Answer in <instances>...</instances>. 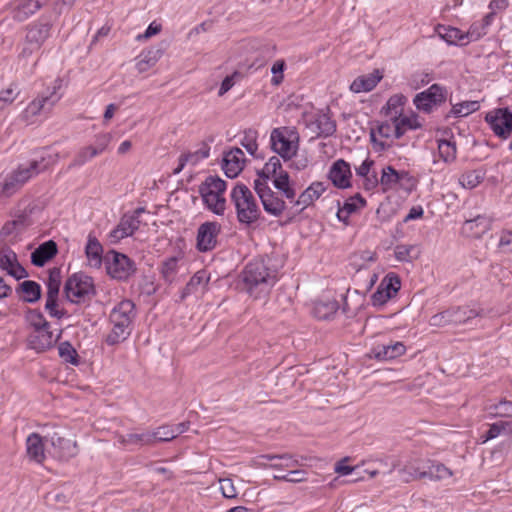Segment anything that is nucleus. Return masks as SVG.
I'll return each instance as SVG.
<instances>
[{
    "instance_id": "obj_1",
    "label": "nucleus",
    "mask_w": 512,
    "mask_h": 512,
    "mask_svg": "<svg viewBox=\"0 0 512 512\" xmlns=\"http://www.w3.org/2000/svg\"><path fill=\"white\" fill-rule=\"evenodd\" d=\"M269 260L254 259L247 263L241 273L243 289L255 299L267 295L277 282V269Z\"/></svg>"
},
{
    "instance_id": "obj_2",
    "label": "nucleus",
    "mask_w": 512,
    "mask_h": 512,
    "mask_svg": "<svg viewBox=\"0 0 512 512\" xmlns=\"http://www.w3.org/2000/svg\"><path fill=\"white\" fill-rule=\"evenodd\" d=\"M136 317L135 304L128 299L119 302L110 312L111 332L106 337L110 346L125 341L132 332V324Z\"/></svg>"
},
{
    "instance_id": "obj_3",
    "label": "nucleus",
    "mask_w": 512,
    "mask_h": 512,
    "mask_svg": "<svg viewBox=\"0 0 512 512\" xmlns=\"http://www.w3.org/2000/svg\"><path fill=\"white\" fill-rule=\"evenodd\" d=\"M237 220L240 224L251 226L257 222L261 210L252 191L244 184H236L230 193Z\"/></svg>"
},
{
    "instance_id": "obj_4",
    "label": "nucleus",
    "mask_w": 512,
    "mask_h": 512,
    "mask_svg": "<svg viewBox=\"0 0 512 512\" xmlns=\"http://www.w3.org/2000/svg\"><path fill=\"white\" fill-rule=\"evenodd\" d=\"M226 182L219 177L209 176L199 187V193L206 207L216 215H223L226 209L224 192Z\"/></svg>"
},
{
    "instance_id": "obj_5",
    "label": "nucleus",
    "mask_w": 512,
    "mask_h": 512,
    "mask_svg": "<svg viewBox=\"0 0 512 512\" xmlns=\"http://www.w3.org/2000/svg\"><path fill=\"white\" fill-rule=\"evenodd\" d=\"M64 293L68 301L75 304L85 303L95 295V287L90 276L75 273L65 282Z\"/></svg>"
},
{
    "instance_id": "obj_6",
    "label": "nucleus",
    "mask_w": 512,
    "mask_h": 512,
    "mask_svg": "<svg viewBox=\"0 0 512 512\" xmlns=\"http://www.w3.org/2000/svg\"><path fill=\"white\" fill-rule=\"evenodd\" d=\"M259 176L264 180L273 177V184L275 188L281 191L288 200H294L296 192L290 185L289 174L282 169L279 157L272 156L268 162L265 163L261 172H259Z\"/></svg>"
},
{
    "instance_id": "obj_7",
    "label": "nucleus",
    "mask_w": 512,
    "mask_h": 512,
    "mask_svg": "<svg viewBox=\"0 0 512 512\" xmlns=\"http://www.w3.org/2000/svg\"><path fill=\"white\" fill-rule=\"evenodd\" d=\"M272 150L285 162L290 161L298 152V136L288 128H275L270 135Z\"/></svg>"
},
{
    "instance_id": "obj_8",
    "label": "nucleus",
    "mask_w": 512,
    "mask_h": 512,
    "mask_svg": "<svg viewBox=\"0 0 512 512\" xmlns=\"http://www.w3.org/2000/svg\"><path fill=\"white\" fill-rule=\"evenodd\" d=\"M60 98L61 96L57 93L56 86H53L51 89L48 88L47 91L28 104L21 114L22 119L27 124L34 123L37 116L48 114Z\"/></svg>"
},
{
    "instance_id": "obj_9",
    "label": "nucleus",
    "mask_w": 512,
    "mask_h": 512,
    "mask_svg": "<svg viewBox=\"0 0 512 512\" xmlns=\"http://www.w3.org/2000/svg\"><path fill=\"white\" fill-rule=\"evenodd\" d=\"M107 273L116 280L126 281L136 272V264L127 255L108 251L104 256Z\"/></svg>"
},
{
    "instance_id": "obj_10",
    "label": "nucleus",
    "mask_w": 512,
    "mask_h": 512,
    "mask_svg": "<svg viewBox=\"0 0 512 512\" xmlns=\"http://www.w3.org/2000/svg\"><path fill=\"white\" fill-rule=\"evenodd\" d=\"M485 121L495 136L507 140L512 135V111L509 108H495L485 115Z\"/></svg>"
},
{
    "instance_id": "obj_11",
    "label": "nucleus",
    "mask_w": 512,
    "mask_h": 512,
    "mask_svg": "<svg viewBox=\"0 0 512 512\" xmlns=\"http://www.w3.org/2000/svg\"><path fill=\"white\" fill-rule=\"evenodd\" d=\"M221 224L217 221H206L197 229L196 248L200 252H209L218 245V237L221 233Z\"/></svg>"
},
{
    "instance_id": "obj_12",
    "label": "nucleus",
    "mask_w": 512,
    "mask_h": 512,
    "mask_svg": "<svg viewBox=\"0 0 512 512\" xmlns=\"http://www.w3.org/2000/svg\"><path fill=\"white\" fill-rule=\"evenodd\" d=\"M111 141L109 133H101L96 135L95 142L92 145H87L79 149L73 161L70 163L69 168L81 167L94 157L102 154Z\"/></svg>"
},
{
    "instance_id": "obj_13",
    "label": "nucleus",
    "mask_w": 512,
    "mask_h": 512,
    "mask_svg": "<svg viewBox=\"0 0 512 512\" xmlns=\"http://www.w3.org/2000/svg\"><path fill=\"white\" fill-rule=\"evenodd\" d=\"M145 212L143 207L136 208L132 214H124L119 224L110 232L112 242H118L123 238L133 235L140 225L139 217Z\"/></svg>"
},
{
    "instance_id": "obj_14",
    "label": "nucleus",
    "mask_w": 512,
    "mask_h": 512,
    "mask_svg": "<svg viewBox=\"0 0 512 512\" xmlns=\"http://www.w3.org/2000/svg\"><path fill=\"white\" fill-rule=\"evenodd\" d=\"M400 287H401L400 278L394 273L387 274L382 279V281L380 282L376 291L371 296L372 305L373 306L384 305L389 299H391L393 296H395L397 294Z\"/></svg>"
},
{
    "instance_id": "obj_15",
    "label": "nucleus",
    "mask_w": 512,
    "mask_h": 512,
    "mask_svg": "<svg viewBox=\"0 0 512 512\" xmlns=\"http://www.w3.org/2000/svg\"><path fill=\"white\" fill-rule=\"evenodd\" d=\"M446 90L439 84L431 85L427 90L417 94L414 104L419 110L430 112L434 105L441 104L446 99Z\"/></svg>"
},
{
    "instance_id": "obj_16",
    "label": "nucleus",
    "mask_w": 512,
    "mask_h": 512,
    "mask_svg": "<svg viewBox=\"0 0 512 512\" xmlns=\"http://www.w3.org/2000/svg\"><path fill=\"white\" fill-rule=\"evenodd\" d=\"M52 23L40 18L26 26L24 40L41 48L51 36Z\"/></svg>"
},
{
    "instance_id": "obj_17",
    "label": "nucleus",
    "mask_w": 512,
    "mask_h": 512,
    "mask_svg": "<svg viewBox=\"0 0 512 512\" xmlns=\"http://www.w3.org/2000/svg\"><path fill=\"white\" fill-rule=\"evenodd\" d=\"M0 269L17 280L28 276L25 268L18 262L16 253L6 244L0 247Z\"/></svg>"
},
{
    "instance_id": "obj_18",
    "label": "nucleus",
    "mask_w": 512,
    "mask_h": 512,
    "mask_svg": "<svg viewBox=\"0 0 512 512\" xmlns=\"http://www.w3.org/2000/svg\"><path fill=\"white\" fill-rule=\"evenodd\" d=\"M60 337L54 335L50 328L33 330L28 336V346L37 352H44L52 348Z\"/></svg>"
},
{
    "instance_id": "obj_19",
    "label": "nucleus",
    "mask_w": 512,
    "mask_h": 512,
    "mask_svg": "<svg viewBox=\"0 0 512 512\" xmlns=\"http://www.w3.org/2000/svg\"><path fill=\"white\" fill-rule=\"evenodd\" d=\"M429 459L426 458H411L406 464L399 470V474L402 476V480L409 483L414 480H420L426 478V470L429 468Z\"/></svg>"
},
{
    "instance_id": "obj_20",
    "label": "nucleus",
    "mask_w": 512,
    "mask_h": 512,
    "mask_svg": "<svg viewBox=\"0 0 512 512\" xmlns=\"http://www.w3.org/2000/svg\"><path fill=\"white\" fill-rule=\"evenodd\" d=\"M245 155L240 148H232L223 157L222 169L229 178H235L244 168Z\"/></svg>"
},
{
    "instance_id": "obj_21",
    "label": "nucleus",
    "mask_w": 512,
    "mask_h": 512,
    "mask_svg": "<svg viewBox=\"0 0 512 512\" xmlns=\"http://www.w3.org/2000/svg\"><path fill=\"white\" fill-rule=\"evenodd\" d=\"M328 176L337 188L345 189L351 186L350 164L343 159H338L332 164Z\"/></svg>"
},
{
    "instance_id": "obj_22",
    "label": "nucleus",
    "mask_w": 512,
    "mask_h": 512,
    "mask_svg": "<svg viewBox=\"0 0 512 512\" xmlns=\"http://www.w3.org/2000/svg\"><path fill=\"white\" fill-rule=\"evenodd\" d=\"M47 0H12L10 8L13 18L19 22L37 12Z\"/></svg>"
},
{
    "instance_id": "obj_23",
    "label": "nucleus",
    "mask_w": 512,
    "mask_h": 512,
    "mask_svg": "<svg viewBox=\"0 0 512 512\" xmlns=\"http://www.w3.org/2000/svg\"><path fill=\"white\" fill-rule=\"evenodd\" d=\"M446 321L453 325H461L468 323L481 315V310L471 308L470 306H457L445 310Z\"/></svg>"
},
{
    "instance_id": "obj_24",
    "label": "nucleus",
    "mask_w": 512,
    "mask_h": 512,
    "mask_svg": "<svg viewBox=\"0 0 512 512\" xmlns=\"http://www.w3.org/2000/svg\"><path fill=\"white\" fill-rule=\"evenodd\" d=\"M366 206V200L357 193L352 197L346 199L341 206L340 201H337V218L339 221L348 224L350 215L356 213Z\"/></svg>"
},
{
    "instance_id": "obj_25",
    "label": "nucleus",
    "mask_w": 512,
    "mask_h": 512,
    "mask_svg": "<svg viewBox=\"0 0 512 512\" xmlns=\"http://www.w3.org/2000/svg\"><path fill=\"white\" fill-rule=\"evenodd\" d=\"M407 178H409L407 171H398L393 166L388 165L381 170L380 185L382 190L387 192L397 188L401 181Z\"/></svg>"
},
{
    "instance_id": "obj_26",
    "label": "nucleus",
    "mask_w": 512,
    "mask_h": 512,
    "mask_svg": "<svg viewBox=\"0 0 512 512\" xmlns=\"http://www.w3.org/2000/svg\"><path fill=\"white\" fill-rule=\"evenodd\" d=\"M58 246L55 241L48 240L40 244L31 253V263L37 267H43L48 261L56 256Z\"/></svg>"
},
{
    "instance_id": "obj_27",
    "label": "nucleus",
    "mask_w": 512,
    "mask_h": 512,
    "mask_svg": "<svg viewBox=\"0 0 512 512\" xmlns=\"http://www.w3.org/2000/svg\"><path fill=\"white\" fill-rule=\"evenodd\" d=\"M376 134H378L382 138L395 137L396 139H399L403 136V131L401 130V128L396 126L394 119H393L392 123L382 122L377 125L376 129L371 128L370 129L371 142L376 145H379L380 148L383 150V149H385V144L383 142H378V140L376 138Z\"/></svg>"
},
{
    "instance_id": "obj_28",
    "label": "nucleus",
    "mask_w": 512,
    "mask_h": 512,
    "mask_svg": "<svg viewBox=\"0 0 512 512\" xmlns=\"http://www.w3.org/2000/svg\"><path fill=\"white\" fill-rule=\"evenodd\" d=\"M492 220L485 215H478L477 217L465 221L462 230L467 236L479 238L487 231L490 230Z\"/></svg>"
},
{
    "instance_id": "obj_29",
    "label": "nucleus",
    "mask_w": 512,
    "mask_h": 512,
    "mask_svg": "<svg viewBox=\"0 0 512 512\" xmlns=\"http://www.w3.org/2000/svg\"><path fill=\"white\" fill-rule=\"evenodd\" d=\"M50 441L54 449L57 451L58 457L63 460H68L76 456L78 453L76 442L65 439L57 432L50 435Z\"/></svg>"
},
{
    "instance_id": "obj_30",
    "label": "nucleus",
    "mask_w": 512,
    "mask_h": 512,
    "mask_svg": "<svg viewBox=\"0 0 512 512\" xmlns=\"http://www.w3.org/2000/svg\"><path fill=\"white\" fill-rule=\"evenodd\" d=\"M26 454L29 460L38 464L45 460L43 438L38 433H31L26 439Z\"/></svg>"
},
{
    "instance_id": "obj_31",
    "label": "nucleus",
    "mask_w": 512,
    "mask_h": 512,
    "mask_svg": "<svg viewBox=\"0 0 512 512\" xmlns=\"http://www.w3.org/2000/svg\"><path fill=\"white\" fill-rule=\"evenodd\" d=\"M382 74L379 70H374L370 74L361 75L354 79L350 85V90L354 93L370 92L381 81Z\"/></svg>"
},
{
    "instance_id": "obj_32",
    "label": "nucleus",
    "mask_w": 512,
    "mask_h": 512,
    "mask_svg": "<svg viewBox=\"0 0 512 512\" xmlns=\"http://www.w3.org/2000/svg\"><path fill=\"white\" fill-rule=\"evenodd\" d=\"M326 190V186L323 182H313L307 187L295 200L294 204L300 206V210H304L308 206L312 205Z\"/></svg>"
},
{
    "instance_id": "obj_33",
    "label": "nucleus",
    "mask_w": 512,
    "mask_h": 512,
    "mask_svg": "<svg viewBox=\"0 0 512 512\" xmlns=\"http://www.w3.org/2000/svg\"><path fill=\"white\" fill-rule=\"evenodd\" d=\"M437 35L449 45H467V35L460 29L452 26L437 25L435 28Z\"/></svg>"
},
{
    "instance_id": "obj_34",
    "label": "nucleus",
    "mask_w": 512,
    "mask_h": 512,
    "mask_svg": "<svg viewBox=\"0 0 512 512\" xmlns=\"http://www.w3.org/2000/svg\"><path fill=\"white\" fill-rule=\"evenodd\" d=\"M406 351V346L400 342L378 345L373 349L374 356L378 360H392L402 356Z\"/></svg>"
},
{
    "instance_id": "obj_35",
    "label": "nucleus",
    "mask_w": 512,
    "mask_h": 512,
    "mask_svg": "<svg viewBox=\"0 0 512 512\" xmlns=\"http://www.w3.org/2000/svg\"><path fill=\"white\" fill-rule=\"evenodd\" d=\"M163 55V49L152 47L144 50L138 57L136 69L139 73H144L156 65Z\"/></svg>"
},
{
    "instance_id": "obj_36",
    "label": "nucleus",
    "mask_w": 512,
    "mask_h": 512,
    "mask_svg": "<svg viewBox=\"0 0 512 512\" xmlns=\"http://www.w3.org/2000/svg\"><path fill=\"white\" fill-rule=\"evenodd\" d=\"M312 125L317 130L319 137H329L336 132V122L331 118L328 113L319 112L315 115Z\"/></svg>"
},
{
    "instance_id": "obj_37",
    "label": "nucleus",
    "mask_w": 512,
    "mask_h": 512,
    "mask_svg": "<svg viewBox=\"0 0 512 512\" xmlns=\"http://www.w3.org/2000/svg\"><path fill=\"white\" fill-rule=\"evenodd\" d=\"M261 202L264 210L276 217L280 216L285 209V202L277 197L272 190H265L261 193Z\"/></svg>"
},
{
    "instance_id": "obj_38",
    "label": "nucleus",
    "mask_w": 512,
    "mask_h": 512,
    "mask_svg": "<svg viewBox=\"0 0 512 512\" xmlns=\"http://www.w3.org/2000/svg\"><path fill=\"white\" fill-rule=\"evenodd\" d=\"M19 53L17 55L18 64L23 67H27L32 62V68H34L38 62V57L33 59L35 55L40 51L41 48L34 44H30L26 40H22L19 44Z\"/></svg>"
},
{
    "instance_id": "obj_39",
    "label": "nucleus",
    "mask_w": 512,
    "mask_h": 512,
    "mask_svg": "<svg viewBox=\"0 0 512 512\" xmlns=\"http://www.w3.org/2000/svg\"><path fill=\"white\" fill-rule=\"evenodd\" d=\"M85 253L88 259V263L91 267L99 268L101 266L103 248L96 237L92 235L88 236Z\"/></svg>"
},
{
    "instance_id": "obj_40",
    "label": "nucleus",
    "mask_w": 512,
    "mask_h": 512,
    "mask_svg": "<svg viewBox=\"0 0 512 512\" xmlns=\"http://www.w3.org/2000/svg\"><path fill=\"white\" fill-rule=\"evenodd\" d=\"M17 292L22 293L23 301L35 303L41 297V286L32 280H25L18 285Z\"/></svg>"
},
{
    "instance_id": "obj_41",
    "label": "nucleus",
    "mask_w": 512,
    "mask_h": 512,
    "mask_svg": "<svg viewBox=\"0 0 512 512\" xmlns=\"http://www.w3.org/2000/svg\"><path fill=\"white\" fill-rule=\"evenodd\" d=\"M180 262H183V258L178 256L169 257L162 262L160 271L166 282L172 283L175 281L180 269Z\"/></svg>"
},
{
    "instance_id": "obj_42",
    "label": "nucleus",
    "mask_w": 512,
    "mask_h": 512,
    "mask_svg": "<svg viewBox=\"0 0 512 512\" xmlns=\"http://www.w3.org/2000/svg\"><path fill=\"white\" fill-rule=\"evenodd\" d=\"M429 468L426 470V478L430 481H440L451 477L452 471L447 468L444 464L429 459Z\"/></svg>"
},
{
    "instance_id": "obj_43",
    "label": "nucleus",
    "mask_w": 512,
    "mask_h": 512,
    "mask_svg": "<svg viewBox=\"0 0 512 512\" xmlns=\"http://www.w3.org/2000/svg\"><path fill=\"white\" fill-rule=\"evenodd\" d=\"M261 458L274 461L270 467L273 469H283V468H294L299 463L298 460L295 459L290 454H282V455H276V454H266L262 455Z\"/></svg>"
},
{
    "instance_id": "obj_44",
    "label": "nucleus",
    "mask_w": 512,
    "mask_h": 512,
    "mask_svg": "<svg viewBox=\"0 0 512 512\" xmlns=\"http://www.w3.org/2000/svg\"><path fill=\"white\" fill-rule=\"evenodd\" d=\"M209 156V149H200L195 152L184 153L179 157L178 166L174 169V174L180 173L187 163L196 165L201 159Z\"/></svg>"
},
{
    "instance_id": "obj_45",
    "label": "nucleus",
    "mask_w": 512,
    "mask_h": 512,
    "mask_svg": "<svg viewBox=\"0 0 512 512\" xmlns=\"http://www.w3.org/2000/svg\"><path fill=\"white\" fill-rule=\"evenodd\" d=\"M208 282L209 276L206 271L200 270L196 272L183 289L181 299H184L188 295L196 292L200 286L204 287Z\"/></svg>"
},
{
    "instance_id": "obj_46",
    "label": "nucleus",
    "mask_w": 512,
    "mask_h": 512,
    "mask_svg": "<svg viewBox=\"0 0 512 512\" xmlns=\"http://www.w3.org/2000/svg\"><path fill=\"white\" fill-rule=\"evenodd\" d=\"M38 167L39 166H37V162H32L31 160L28 163L20 164L12 172L22 182V184H25L31 178L39 174Z\"/></svg>"
},
{
    "instance_id": "obj_47",
    "label": "nucleus",
    "mask_w": 512,
    "mask_h": 512,
    "mask_svg": "<svg viewBox=\"0 0 512 512\" xmlns=\"http://www.w3.org/2000/svg\"><path fill=\"white\" fill-rule=\"evenodd\" d=\"M338 308V302L335 300L320 301L314 306V315L318 319H328L337 312Z\"/></svg>"
},
{
    "instance_id": "obj_48",
    "label": "nucleus",
    "mask_w": 512,
    "mask_h": 512,
    "mask_svg": "<svg viewBox=\"0 0 512 512\" xmlns=\"http://www.w3.org/2000/svg\"><path fill=\"white\" fill-rule=\"evenodd\" d=\"M438 153L440 158L445 163H452L456 159L457 149L456 143L451 140H439L438 141Z\"/></svg>"
},
{
    "instance_id": "obj_49",
    "label": "nucleus",
    "mask_w": 512,
    "mask_h": 512,
    "mask_svg": "<svg viewBox=\"0 0 512 512\" xmlns=\"http://www.w3.org/2000/svg\"><path fill=\"white\" fill-rule=\"evenodd\" d=\"M119 443L123 445H152L150 432L129 433L118 437Z\"/></svg>"
},
{
    "instance_id": "obj_50",
    "label": "nucleus",
    "mask_w": 512,
    "mask_h": 512,
    "mask_svg": "<svg viewBox=\"0 0 512 512\" xmlns=\"http://www.w3.org/2000/svg\"><path fill=\"white\" fill-rule=\"evenodd\" d=\"M24 184L11 172L0 184V196L10 197L15 194Z\"/></svg>"
},
{
    "instance_id": "obj_51",
    "label": "nucleus",
    "mask_w": 512,
    "mask_h": 512,
    "mask_svg": "<svg viewBox=\"0 0 512 512\" xmlns=\"http://www.w3.org/2000/svg\"><path fill=\"white\" fill-rule=\"evenodd\" d=\"M61 285V270L54 267L49 270L48 280L46 282L47 295L46 297H58Z\"/></svg>"
},
{
    "instance_id": "obj_52",
    "label": "nucleus",
    "mask_w": 512,
    "mask_h": 512,
    "mask_svg": "<svg viewBox=\"0 0 512 512\" xmlns=\"http://www.w3.org/2000/svg\"><path fill=\"white\" fill-rule=\"evenodd\" d=\"M25 320L33 330L50 328L49 322H47L43 314L36 309H28L25 314Z\"/></svg>"
},
{
    "instance_id": "obj_53",
    "label": "nucleus",
    "mask_w": 512,
    "mask_h": 512,
    "mask_svg": "<svg viewBox=\"0 0 512 512\" xmlns=\"http://www.w3.org/2000/svg\"><path fill=\"white\" fill-rule=\"evenodd\" d=\"M257 138L258 132L254 129H248L244 132L243 138L241 139V145L255 158L258 157L256 154L258 149Z\"/></svg>"
},
{
    "instance_id": "obj_54",
    "label": "nucleus",
    "mask_w": 512,
    "mask_h": 512,
    "mask_svg": "<svg viewBox=\"0 0 512 512\" xmlns=\"http://www.w3.org/2000/svg\"><path fill=\"white\" fill-rule=\"evenodd\" d=\"M38 157L32 159V162H37L39 173L48 169L51 165H54L59 158L58 153L51 154L46 149H42L38 152Z\"/></svg>"
},
{
    "instance_id": "obj_55",
    "label": "nucleus",
    "mask_w": 512,
    "mask_h": 512,
    "mask_svg": "<svg viewBox=\"0 0 512 512\" xmlns=\"http://www.w3.org/2000/svg\"><path fill=\"white\" fill-rule=\"evenodd\" d=\"M479 108L480 104L478 101H463L453 105L451 114L455 117H465L477 111Z\"/></svg>"
},
{
    "instance_id": "obj_56",
    "label": "nucleus",
    "mask_w": 512,
    "mask_h": 512,
    "mask_svg": "<svg viewBox=\"0 0 512 512\" xmlns=\"http://www.w3.org/2000/svg\"><path fill=\"white\" fill-rule=\"evenodd\" d=\"M59 356L66 362L72 365H78L79 359L75 348L67 341L60 343Z\"/></svg>"
},
{
    "instance_id": "obj_57",
    "label": "nucleus",
    "mask_w": 512,
    "mask_h": 512,
    "mask_svg": "<svg viewBox=\"0 0 512 512\" xmlns=\"http://www.w3.org/2000/svg\"><path fill=\"white\" fill-rule=\"evenodd\" d=\"M395 120L396 126L401 128L403 131V135L407 132V130H415L421 127V124L418 122V118L416 115L412 116H393Z\"/></svg>"
},
{
    "instance_id": "obj_58",
    "label": "nucleus",
    "mask_w": 512,
    "mask_h": 512,
    "mask_svg": "<svg viewBox=\"0 0 512 512\" xmlns=\"http://www.w3.org/2000/svg\"><path fill=\"white\" fill-rule=\"evenodd\" d=\"M483 180V175L478 171H467L463 173L460 178V184L467 189H473L477 187Z\"/></svg>"
},
{
    "instance_id": "obj_59",
    "label": "nucleus",
    "mask_w": 512,
    "mask_h": 512,
    "mask_svg": "<svg viewBox=\"0 0 512 512\" xmlns=\"http://www.w3.org/2000/svg\"><path fill=\"white\" fill-rule=\"evenodd\" d=\"M150 436H151V444H154L157 441L158 442H168L175 438L173 431H172V426H170V425H164V426L158 427L153 432H150Z\"/></svg>"
},
{
    "instance_id": "obj_60",
    "label": "nucleus",
    "mask_w": 512,
    "mask_h": 512,
    "mask_svg": "<svg viewBox=\"0 0 512 512\" xmlns=\"http://www.w3.org/2000/svg\"><path fill=\"white\" fill-rule=\"evenodd\" d=\"M488 32V26L484 25L483 21L474 22L465 35H467V43L477 41L481 37L485 36Z\"/></svg>"
},
{
    "instance_id": "obj_61",
    "label": "nucleus",
    "mask_w": 512,
    "mask_h": 512,
    "mask_svg": "<svg viewBox=\"0 0 512 512\" xmlns=\"http://www.w3.org/2000/svg\"><path fill=\"white\" fill-rule=\"evenodd\" d=\"M406 100V97L403 96L402 94H395L391 96L388 99L385 106V108L387 109V114L394 112L393 116L400 115L402 111V106L405 104Z\"/></svg>"
},
{
    "instance_id": "obj_62",
    "label": "nucleus",
    "mask_w": 512,
    "mask_h": 512,
    "mask_svg": "<svg viewBox=\"0 0 512 512\" xmlns=\"http://www.w3.org/2000/svg\"><path fill=\"white\" fill-rule=\"evenodd\" d=\"M286 68V63L284 60L280 59V60H277L272 68H271V73L273 74L272 78H271V84L273 86H279L282 82H283V78H284V70Z\"/></svg>"
},
{
    "instance_id": "obj_63",
    "label": "nucleus",
    "mask_w": 512,
    "mask_h": 512,
    "mask_svg": "<svg viewBox=\"0 0 512 512\" xmlns=\"http://www.w3.org/2000/svg\"><path fill=\"white\" fill-rule=\"evenodd\" d=\"M19 91H16L13 84L9 88L0 91V111L13 103L18 96Z\"/></svg>"
},
{
    "instance_id": "obj_64",
    "label": "nucleus",
    "mask_w": 512,
    "mask_h": 512,
    "mask_svg": "<svg viewBox=\"0 0 512 512\" xmlns=\"http://www.w3.org/2000/svg\"><path fill=\"white\" fill-rule=\"evenodd\" d=\"M45 309L51 317L61 319L65 315L64 310L58 309V297H46Z\"/></svg>"
}]
</instances>
